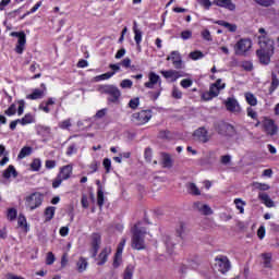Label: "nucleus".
Listing matches in <instances>:
<instances>
[{"label":"nucleus","mask_w":279,"mask_h":279,"mask_svg":"<svg viewBox=\"0 0 279 279\" xmlns=\"http://www.w3.org/2000/svg\"><path fill=\"white\" fill-rule=\"evenodd\" d=\"M258 34H260L258 38L259 49L256 50V56L262 64H269L271 62V57L276 51V43L272 38H270L269 34L265 28H259Z\"/></svg>","instance_id":"nucleus-1"},{"label":"nucleus","mask_w":279,"mask_h":279,"mask_svg":"<svg viewBox=\"0 0 279 279\" xmlns=\"http://www.w3.org/2000/svg\"><path fill=\"white\" fill-rule=\"evenodd\" d=\"M145 234H147V231L145 228H138V225H134L132 229V238H131V247L133 250H145Z\"/></svg>","instance_id":"nucleus-2"},{"label":"nucleus","mask_w":279,"mask_h":279,"mask_svg":"<svg viewBox=\"0 0 279 279\" xmlns=\"http://www.w3.org/2000/svg\"><path fill=\"white\" fill-rule=\"evenodd\" d=\"M153 111L151 109L141 110L138 112H134L131 116V121L134 125H145L151 121Z\"/></svg>","instance_id":"nucleus-3"},{"label":"nucleus","mask_w":279,"mask_h":279,"mask_svg":"<svg viewBox=\"0 0 279 279\" xmlns=\"http://www.w3.org/2000/svg\"><path fill=\"white\" fill-rule=\"evenodd\" d=\"M214 128L220 136H229L232 137L234 134H236V129H234V125L226 122L220 121L214 124Z\"/></svg>","instance_id":"nucleus-4"},{"label":"nucleus","mask_w":279,"mask_h":279,"mask_svg":"<svg viewBox=\"0 0 279 279\" xmlns=\"http://www.w3.org/2000/svg\"><path fill=\"white\" fill-rule=\"evenodd\" d=\"M102 93L108 95L107 101H109V104H119V99H121V90L119 87L114 85H104Z\"/></svg>","instance_id":"nucleus-5"},{"label":"nucleus","mask_w":279,"mask_h":279,"mask_svg":"<svg viewBox=\"0 0 279 279\" xmlns=\"http://www.w3.org/2000/svg\"><path fill=\"white\" fill-rule=\"evenodd\" d=\"M215 267L220 274H228L230 271V259L226 255H219L215 258Z\"/></svg>","instance_id":"nucleus-6"},{"label":"nucleus","mask_w":279,"mask_h":279,"mask_svg":"<svg viewBox=\"0 0 279 279\" xmlns=\"http://www.w3.org/2000/svg\"><path fill=\"white\" fill-rule=\"evenodd\" d=\"M126 240L123 238L118 244L117 252L113 256V268L119 269L121 267V263H123V250L125 247Z\"/></svg>","instance_id":"nucleus-7"},{"label":"nucleus","mask_w":279,"mask_h":279,"mask_svg":"<svg viewBox=\"0 0 279 279\" xmlns=\"http://www.w3.org/2000/svg\"><path fill=\"white\" fill-rule=\"evenodd\" d=\"M13 38H17V44L15 46L16 53H23L25 51V44L27 43V39L25 37L24 32H12L10 34Z\"/></svg>","instance_id":"nucleus-8"},{"label":"nucleus","mask_w":279,"mask_h":279,"mask_svg":"<svg viewBox=\"0 0 279 279\" xmlns=\"http://www.w3.org/2000/svg\"><path fill=\"white\" fill-rule=\"evenodd\" d=\"M235 53L236 56H243V53H247L250 49H252V40L251 39H240L235 44Z\"/></svg>","instance_id":"nucleus-9"},{"label":"nucleus","mask_w":279,"mask_h":279,"mask_svg":"<svg viewBox=\"0 0 279 279\" xmlns=\"http://www.w3.org/2000/svg\"><path fill=\"white\" fill-rule=\"evenodd\" d=\"M263 128L268 136H276L278 134V125L272 119H265Z\"/></svg>","instance_id":"nucleus-10"},{"label":"nucleus","mask_w":279,"mask_h":279,"mask_svg":"<svg viewBox=\"0 0 279 279\" xmlns=\"http://www.w3.org/2000/svg\"><path fill=\"white\" fill-rule=\"evenodd\" d=\"M193 136L198 143L206 144L210 141V136L208 135V130L206 128L201 126L196 129L193 133Z\"/></svg>","instance_id":"nucleus-11"},{"label":"nucleus","mask_w":279,"mask_h":279,"mask_svg":"<svg viewBox=\"0 0 279 279\" xmlns=\"http://www.w3.org/2000/svg\"><path fill=\"white\" fill-rule=\"evenodd\" d=\"M167 61H171L174 69H182L184 62L182 61V54L180 51L173 50L170 52V56L167 57Z\"/></svg>","instance_id":"nucleus-12"},{"label":"nucleus","mask_w":279,"mask_h":279,"mask_svg":"<svg viewBox=\"0 0 279 279\" xmlns=\"http://www.w3.org/2000/svg\"><path fill=\"white\" fill-rule=\"evenodd\" d=\"M110 254H112L111 246H106L101 250L98 257L96 258L98 267H101L108 263V256H110Z\"/></svg>","instance_id":"nucleus-13"},{"label":"nucleus","mask_w":279,"mask_h":279,"mask_svg":"<svg viewBox=\"0 0 279 279\" xmlns=\"http://www.w3.org/2000/svg\"><path fill=\"white\" fill-rule=\"evenodd\" d=\"M101 245V234L93 233L92 234V258H97V254L99 252V247Z\"/></svg>","instance_id":"nucleus-14"},{"label":"nucleus","mask_w":279,"mask_h":279,"mask_svg":"<svg viewBox=\"0 0 279 279\" xmlns=\"http://www.w3.org/2000/svg\"><path fill=\"white\" fill-rule=\"evenodd\" d=\"M213 3L218 8H225V10H229V12H234V10H236V4H234L232 0H214Z\"/></svg>","instance_id":"nucleus-15"},{"label":"nucleus","mask_w":279,"mask_h":279,"mask_svg":"<svg viewBox=\"0 0 279 279\" xmlns=\"http://www.w3.org/2000/svg\"><path fill=\"white\" fill-rule=\"evenodd\" d=\"M36 130L43 142L49 141V138H51V128L39 124L37 125Z\"/></svg>","instance_id":"nucleus-16"},{"label":"nucleus","mask_w":279,"mask_h":279,"mask_svg":"<svg viewBox=\"0 0 279 279\" xmlns=\"http://www.w3.org/2000/svg\"><path fill=\"white\" fill-rule=\"evenodd\" d=\"M225 106L229 112H239L241 110L239 101L232 97L227 98Z\"/></svg>","instance_id":"nucleus-17"},{"label":"nucleus","mask_w":279,"mask_h":279,"mask_svg":"<svg viewBox=\"0 0 279 279\" xmlns=\"http://www.w3.org/2000/svg\"><path fill=\"white\" fill-rule=\"evenodd\" d=\"M160 73L162 77H165L166 80H171V82H178V80L182 77V74L175 70L161 71Z\"/></svg>","instance_id":"nucleus-18"},{"label":"nucleus","mask_w":279,"mask_h":279,"mask_svg":"<svg viewBox=\"0 0 279 279\" xmlns=\"http://www.w3.org/2000/svg\"><path fill=\"white\" fill-rule=\"evenodd\" d=\"M58 175L62 180H69L73 175V165H66L60 168Z\"/></svg>","instance_id":"nucleus-19"},{"label":"nucleus","mask_w":279,"mask_h":279,"mask_svg":"<svg viewBox=\"0 0 279 279\" xmlns=\"http://www.w3.org/2000/svg\"><path fill=\"white\" fill-rule=\"evenodd\" d=\"M175 234L179 239H181V241H184V236H186V234H189V229L186 228L185 222L181 221L177 225Z\"/></svg>","instance_id":"nucleus-20"},{"label":"nucleus","mask_w":279,"mask_h":279,"mask_svg":"<svg viewBox=\"0 0 279 279\" xmlns=\"http://www.w3.org/2000/svg\"><path fill=\"white\" fill-rule=\"evenodd\" d=\"M25 207L26 210H35L36 209V193H32L25 198Z\"/></svg>","instance_id":"nucleus-21"},{"label":"nucleus","mask_w":279,"mask_h":279,"mask_svg":"<svg viewBox=\"0 0 279 279\" xmlns=\"http://www.w3.org/2000/svg\"><path fill=\"white\" fill-rule=\"evenodd\" d=\"M194 208H196L198 213H202V215H213V208L208 205H203L201 202L194 203Z\"/></svg>","instance_id":"nucleus-22"},{"label":"nucleus","mask_w":279,"mask_h":279,"mask_svg":"<svg viewBox=\"0 0 279 279\" xmlns=\"http://www.w3.org/2000/svg\"><path fill=\"white\" fill-rule=\"evenodd\" d=\"M148 82L144 84L145 88H154L155 84H160V76L156 74L155 72H150L148 75Z\"/></svg>","instance_id":"nucleus-23"},{"label":"nucleus","mask_w":279,"mask_h":279,"mask_svg":"<svg viewBox=\"0 0 279 279\" xmlns=\"http://www.w3.org/2000/svg\"><path fill=\"white\" fill-rule=\"evenodd\" d=\"M98 189H97V206L98 208H104V202L106 197L104 196V187H101V182L97 181Z\"/></svg>","instance_id":"nucleus-24"},{"label":"nucleus","mask_w":279,"mask_h":279,"mask_svg":"<svg viewBox=\"0 0 279 279\" xmlns=\"http://www.w3.org/2000/svg\"><path fill=\"white\" fill-rule=\"evenodd\" d=\"M133 32L136 47L137 49H141V43H143V32L138 29V26H136V22H134Z\"/></svg>","instance_id":"nucleus-25"},{"label":"nucleus","mask_w":279,"mask_h":279,"mask_svg":"<svg viewBox=\"0 0 279 279\" xmlns=\"http://www.w3.org/2000/svg\"><path fill=\"white\" fill-rule=\"evenodd\" d=\"M76 269L78 274H84L88 269V259L86 257H80L76 263Z\"/></svg>","instance_id":"nucleus-26"},{"label":"nucleus","mask_w":279,"mask_h":279,"mask_svg":"<svg viewBox=\"0 0 279 279\" xmlns=\"http://www.w3.org/2000/svg\"><path fill=\"white\" fill-rule=\"evenodd\" d=\"M258 199H260V202H263V204L267 208H274V201L271 199V197H269V194H267V193H259L258 194Z\"/></svg>","instance_id":"nucleus-27"},{"label":"nucleus","mask_w":279,"mask_h":279,"mask_svg":"<svg viewBox=\"0 0 279 279\" xmlns=\"http://www.w3.org/2000/svg\"><path fill=\"white\" fill-rule=\"evenodd\" d=\"M56 104L54 98H48L47 101H43L39 105V110H43V112H46V114H49L51 112V109L49 108V106H53Z\"/></svg>","instance_id":"nucleus-28"},{"label":"nucleus","mask_w":279,"mask_h":279,"mask_svg":"<svg viewBox=\"0 0 279 279\" xmlns=\"http://www.w3.org/2000/svg\"><path fill=\"white\" fill-rule=\"evenodd\" d=\"M216 25H220V27H226V29H228V32H231L232 34L236 32V24H230L229 22H226L223 20L216 21Z\"/></svg>","instance_id":"nucleus-29"},{"label":"nucleus","mask_w":279,"mask_h":279,"mask_svg":"<svg viewBox=\"0 0 279 279\" xmlns=\"http://www.w3.org/2000/svg\"><path fill=\"white\" fill-rule=\"evenodd\" d=\"M45 215V221H51L53 217H56V207L49 206L44 211Z\"/></svg>","instance_id":"nucleus-30"},{"label":"nucleus","mask_w":279,"mask_h":279,"mask_svg":"<svg viewBox=\"0 0 279 279\" xmlns=\"http://www.w3.org/2000/svg\"><path fill=\"white\" fill-rule=\"evenodd\" d=\"M17 175L19 174L16 173L14 166H9L8 169H5L3 172V178H5V180H10V178H16Z\"/></svg>","instance_id":"nucleus-31"},{"label":"nucleus","mask_w":279,"mask_h":279,"mask_svg":"<svg viewBox=\"0 0 279 279\" xmlns=\"http://www.w3.org/2000/svg\"><path fill=\"white\" fill-rule=\"evenodd\" d=\"M122 278L123 279H133L134 278V265L129 264L125 267Z\"/></svg>","instance_id":"nucleus-32"},{"label":"nucleus","mask_w":279,"mask_h":279,"mask_svg":"<svg viewBox=\"0 0 279 279\" xmlns=\"http://www.w3.org/2000/svg\"><path fill=\"white\" fill-rule=\"evenodd\" d=\"M244 97L248 106H258V99L256 98V96H254V94L248 92L244 94Z\"/></svg>","instance_id":"nucleus-33"},{"label":"nucleus","mask_w":279,"mask_h":279,"mask_svg":"<svg viewBox=\"0 0 279 279\" xmlns=\"http://www.w3.org/2000/svg\"><path fill=\"white\" fill-rule=\"evenodd\" d=\"M223 88H226V83L221 84V87H217V85H210L209 86V92L210 95H213V97H219V94L221 93V90H223Z\"/></svg>","instance_id":"nucleus-34"},{"label":"nucleus","mask_w":279,"mask_h":279,"mask_svg":"<svg viewBox=\"0 0 279 279\" xmlns=\"http://www.w3.org/2000/svg\"><path fill=\"white\" fill-rule=\"evenodd\" d=\"M32 151H33L32 147L25 146L21 149L20 154L17 155V158L20 160H23V158H27V156H32Z\"/></svg>","instance_id":"nucleus-35"},{"label":"nucleus","mask_w":279,"mask_h":279,"mask_svg":"<svg viewBox=\"0 0 279 279\" xmlns=\"http://www.w3.org/2000/svg\"><path fill=\"white\" fill-rule=\"evenodd\" d=\"M163 242L166 243V247L169 254H172L171 250H173V247L175 246V242H173V240L169 235L163 236Z\"/></svg>","instance_id":"nucleus-36"},{"label":"nucleus","mask_w":279,"mask_h":279,"mask_svg":"<svg viewBox=\"0 0 279 279\" xmlns=\"http://www.w3.org/2000/svg\"><path fill=\"white\" fill-rule=\"evenodd\" d=\"M162 167L165 169H171V167H173V160L171 159V156H169V154H166L163 156Z\"/></svg>","instance_id":"nucleus-37"},{"label":"nucleus","mask_w":279,"mask_h":279,"mask_svg":"<svg viewBox=\"0 0 279 279\" xmlns=\"http://www.w3.org/2000/svg\"><path fill=\"white\" fill-rule=\"evenodd\" d=\"M253 186L257 191H269L271 189V186H269V184L260 183V182H253Z\"/></svg>","instance_id":"nucleus-38"},{"label":"nucleus","mask_w":279,"mask_h":279,"mask_svg":"<svg viewBox=\"0 0 279 279\" xmlns=\"http://www.w3.org/2000/svg\"><path fill=\"white\" fill-rule=\"evenodd\" d=\"M187 191L191 195H202L199 187H197V185H195V183H190L187 185Z\"/></svg>","instance_id":"nucleus-39"},{"label":"nucleus","mask_w":279,"mask_h":279,"mask_svg":"<svg viewBox=\"0 0 279 279\" xmlns=\"http://www.w3.org/2000/svg\"><path fill=\"white\" fill-rule=\"evenodd\" d=\"M45 95H47V86L41 84L40 88L36 89V99H43Z\"/></svg>","instance_id":"nucleus-40"},{"label":"nucleus","mask_w":279,"mask_h":279,"mask_svg":"<svg viewBox=\"0 0 279 279\" xmlns=\"http://www.w3.org/2000/svg\"><path fill=\"white\" fill-rule=\"evenodd\" d=\"M279 86V80H278V76H276V74H272L271 76V84H270V87H269V93H274L276 90V88H278Z\"/></svg>","instance_id":"nucleus-41"},{"label":"nucleus","mask_w":279,"mask_h":279,"mask_svg":"<svg viewBox=\"0 0 279 279\" xmlns=\"http://www.w3.org/2000/svg\"><path fill=\"white\" fill-rule=\"evenodd\" d=\"M234 204L235 208L240 211L241 215H243V213H245V208H243V206H245V202H243L241 198H235Z\"/></svg>","instance_id":"nucleus-42"},{"label":"nucleus","mask_w":279,"mask_h":279,"mask_svg":"<svg viewBox=\"0 0 279 279\" xmlns=\"http://www.w3.org/2000/svg\"><path fill=\"white\" fill-rule=\"evenodd\" d=\"M138 106H141V98L138 97L132 98L129 101V108H131V110H136Z\"/></svg>","instance_id":"nucleus-43"},{"label":"nucleus","mask_w":279,"mask_h":279,"mask_svg":"<svg viewBox=\"0 0 279 279\" xmlns=\"http://www.w3.org/2000/svg\"><path fill=\"white\" fill-rule=\"evenodd\" d=\"M255 3L262 5L263 8H269L276 3V0H254Z\"/></svg>","instance_id":"nucleus-44"},{"label":"nucleus","mask_w":279,"mask_h":279,"mask_svg":"<svg viewBox=\"0 0 279 279\" xmlns=\"http://www.w3.org/2000/svg\"><path fill=\"white\" fill-rule=\"evenodd\" d=\"M190 58L191 60H202V58H204V52L201 50L192 51L190 52Z\"/></svg>","instance_id":"nucleus-45"},{"label":"nucleus","mask_w":279,"mask_h":279,"mask_svg":"<svg viewBox=\"0 0 279 279\" xmlns=\"http://www.w3.org/2000/svg\"><path fill=\"white\" fill-rule=\"evenodd\" d=\"M73 154H77V144H71L65 151V156H73Z\"/></svg>","instance_id":"nucleus-46"},{"label":"nucleus","mask_w":279,"mask_h":279,"mask_svg":"<svg viewBox=\"0 0 279 279\" xmlns=\"http://www.w3.org/2000/svg\"><path fill=\"white\" fill-rule=\"evenodd\" d=\"M241 66L244 71H254V63L252 61H242Z\"/></svg>","instance_id":"nucleus-47"},{"label":"nucleus","mask_w":279,"mask_h":279,"mask_svg":"<svg viewBox=\"0 0 279 279\" xmlns=\"http://www.w3.org/2000/svg\"><path fill=\"white\" fill-rule=\"evenodd\" d=\"M71 125H73L71 119L63 120L59 123L60 130H71Z\"/></svg>","instance_id":"nucleus-48"},{"label":"nucleus","mask_w":279,"mask_h":279,"mask_svg":"<svg viewBox=\"0 0 279 279\" xmlns=\"http://www.w3.org/2000/svg\"><path fill=\"white\" fill-rule=\"evenodd\" d=\"M262 258H264L265 267H271V254L270 253H263Z\"/></svg>","instance_id":"nucleus-49"},{"label":"nucleus","mask_w":279,"mask_h":279,"mask_svg":"<svg viewBox=\"0 0 279 279\" xmlns=\"http://www.w3.org/2000/svg\"><path fill=\"white\" fill-rule=\"evenodd\" d=\"M62 182H64V179L57 174V177L52 180V189H60Z\"/></svg>","instance_id":"nucleus-50"},{"label":"nucleus","mask_w":279,"mask_h":279,"mask_svg":"<svg viewBox=\"0 0 279 279\" xmlns=\"http://www.w3.org/2000/svg\"><path fill=\"white\" fill-rule=\"evenodd\" d=\"M4 114H7V117H14V114H16V105H11L5 111Z\"/></svg>","instance_id":"nucleus-51"},{"label":"nucleus","mask_w":279,"mask_h":279,"mask_svg":"<svg viewBox=\"0 0 279 279\" xmlns=\"http://www.w3.org/2000/svg\"><path fill=\"white\" fill-rule=\"evenodd\" d=\"M182 88H191L193 86V80L191 78H183L181 82H180Z\"/></svg>","instance_id":"nucleus-52"},{"label":"nucleus","mask_w":279,"mask_h":279,"mask_svg":"<svg viewBox=\"0 0 279 279\" xmlns=\"http://www.w3.org/2000/svg\"><path fill=\"white\" fill-rule=\"evenodd\" d=\"M102 166L106 170V173H109L110 169H112V161L109 158H105L102 161Z\"/></svg>","instance_id":"nucleus-53"},{"label":"nucleus","mask_w":279,"mask_h":279,"mask_svg":"<svg viewBox=\"0 0 279 279\" xmlns=\"http://www.w3.org/2000/svg\"><path fill=\"white\" fill-rule=\"evenodd\" d=\"M201 98L203 101H211V99H215V96H213V94H210V92H204L202 95H201Z\"/></svg>","instance_id":"nucleus-54"},{"label":"nucleus","mask_w":279,"mask_h":279,"mask_svg":"<svg viewBox=\"0 0 279 279\" xmlns=\"http://www.w3.org/2000/svg\"><path fill=\"white\" fill-rule=\"evenodd\" d=\"M159 138H161L162 141H169V138H171V132L170 131H160L159 132Z\"/></svg>","instance_id":"nucleus-55"},{"label":"nucleus","mask_w":279,"mask_h":279,"mask_svg":"<svg viewBox=\"0 0 279 279\" xmlns=\"http://www.w3.org/2000/svg\"><path fill=\"white\" fill-rule=\"evenodd\" d=\"M17 121H20L22 125H27V123H32L33 118L31 114H26L24 118L17 119Z\"/></svg>","instance_id":"nucleus-56"},{"label":"nucleus","mask_w":279,"mask_h":279,"mask_svg":"<svg viewBox=\"0 0 279 279\" xmlns=\"http://www.w3.org/2000/svg\"><path fill=\"white\" fill-rule=\"evenodd\" d=\"M181 38L182 40H190V38H193V32L192 31L181 32Z\"/></svg>","instance_id":"nucleus-57"},{"label":"nucleus","mask_w":279,"mask_h":279,"mask_svg":"<svg viewBox=\"0 0 279 279\" xmlns=\"http://www.w3.org/2000/svg\"><path fill=\"white\" fill-rule=\"evenodd\" d=\"M202 38H203L204 40H207L208 43L213 41V36L210 35V31L204 29V31L202 32Z\"/></svg>","instance_id":"nucleus-58"},{"label":"nucleus","mask_w":279,"mask_h":279,"mask_svg":"<svg viewBox=\"0 0 279 279\" xmlns=\"http://www.w3.org/2000/svg\"><path fill=\"white\" fill-rule=\"evenodd\" d=\"M53 263H56V255L49 252L46 257V265H53Z\"/></svg>","instance_id":"nucleus-59"},{"label":"nucleus","mask_w":279,"mask_h":279,"mask_svg":"<svg viewBox=\"0 0 279 279\" xmlns=\"http://www.w3.org/2000/svg\"><path fill=\"white\" fill-rule=\"evenodd\" d=\"M17 223L20 228H27V219H25V216L20 215L17 219Z\"/></svg>","instance_id":"nucleus-60"},{"label":"nucleus","mask_w":279,"mask_h":279,"mask_svg":"<svg viewBox=\"0 0 279 279\" xmlns=\"http://www.w3.org/2000/svg\"><path fill=\"white\" fill-rule=\"evenodd\" d=\"M121 88H131L133 86L132 80L125 78L120 83Z\"/></svg>","instance_id":"nucleus-61"},{"label":"nucleus","mask_w":279,"mask_h":279,"mask_svg":"<svg viewBox=\"0 0 279 279\" xmlns=\"http://www.w3.org/2000/svg\"><path fill=\"white\" fill-rule=\"evenodd\" d=\"M172 97L174 99H182V90H180L178 87H173Z\"/></svg>","instance_id":"nucleus-62"},{"label":"nucleus","mask_w":279,"mask_h":279,"mask_svg":"<svg viewBox=\"0 0 279 279\" xmlns=\"http://www.w3.org/2000/svg\"><path fill=\"white\" fill-rule=\"evenodd\" d=\"M198 3L205 8V10H210V7L213 5V2L210 0H197Z\"/></svg>","instance_id":"nucleus-63"},{"label":"nucleus","mask_w":279,"mask_h":279,"mask_svg":"<svg viewBox=\"0 0 279 279\" xmlns=\"http://www.w3.org/2000/svg\"><path fill=\"white\" fill-rule=\"evenodd\" d=\"M81 205H82V208H88V206H89V204H88V195L82 194Z\"/></svg>","instance_id":"nucleus-64"}]
</instances>
